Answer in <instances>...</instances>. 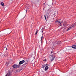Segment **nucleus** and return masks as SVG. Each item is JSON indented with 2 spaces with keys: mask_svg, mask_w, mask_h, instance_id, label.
<instances>
[{
  "mask_svg": "<svg viewBox=\"0 0 76 76\" xmlns=\"http://www.w3.org/2000/svg\"><path fill=\"white\" fill-rule=\"evenodd\" d=\"M11 75V73L8 72V73L6 75V76H10Z\"/></svg>",
  "mask_w": 76,
  "mask_h": 76,
  "instance_id": "7",
  "label": "nucleus"
},
{
  "mask_svg": "<svg viewBox=\"0 0 76 76\" xmlns=\"http://www.w3.org/2000/svg\"><path fill=\"white\" fill-rule=\"evenodd\" d=\"M1 5L2 6H4V3H3V2H2L1 3Z\"/></svg>",
  "mask_w": 76,
  "mask_h": 76,
  "instance_id": "14",
  "label": "nucleus"
},
{
  "mask_svg": "<svg viewBox=\"0 0 76 76\" xmlns=\"http://www.w3.org/2000/svg\"><path fill=\"white\" fill-rule=\"evenodd\" d=\"M72 48H74V49H76V45H74L72 46Z\"/></svg>",
  "mask_w": 76,
  "mask_h": 76,
  "instance_id": "9",
  "label": "nucleus"
},
{
  "mask_svg": "<svg viewBox=\"0 0 76 76\" xmlns=\"http://www.w3.org/2000/svg\"><path fill=\"white\" fill-rule=\"evenodd\" d=\"M28 61H26V62L22 65V67H23L25 68V67L27 66V64H28Z\"/></svg>",
  "mask_w": 76,
  "mask_h": 76,
  "instance_id": "4",
  "label": "nucleus"
},
{
  "mask_svg": "<svg viewBox=\"0 0 76 76\" xmlns=\"http://www.w3.org/2000/svg\"><path fill=\"white\" fill-rule=\"evenodd\" d=\"M44 17L45 20H46V19H47V18H48V16H47V15H44Z\"/></svg>",
  "mask_w": 76,
  "mask_h": 76,
  "instance_id": "10",
  "label": "nucleus"
},
{
  "mask_svg": "<svg viewBox=\"0 0 76 76\" xmlns=\"http://www.w3.org/2000/svg\"><path fill=\"white\" fill-rule=\"evenodd\" d=\"M29 9V7H28V8H27V9Z\"/></svg>",
  "mask_w": 76,
  "mask_h": 76,
  "instance_id": "21",
  "label": "nucleus"
},
{
  "mask_svg": "<svg viewBox=\"0 0 76 76\" xmlns=\"http://www.w3.org/2000/svg\"><path fill=\"white\" fill-rule=\"evenodd\" d=\"M58 44H61V41H59L58 42Z\"/></svg>",
  "mask_w": 76,
  "mask_h": 76,
  "instance_id": "13",
  "label": "nucleus"
},
{
  "mask_svg": "<svg viewBox=\"0 0 76 76\" xmlns=\"http://www.w3.org/2000/svg\"><path fill=\"white\" fill-rule=\"evenodd\" d=\"M47 66V64H46L45 65H43L42 66V68H43V69H44V67H45V66Z\"/></svg>",
  "mask_w": 76,
  "mask_h": 76,
  "instance_id": "11",
  "label": "nucleus"
},
{
  "mask_svg": "<svg viewBox=\"0 0 76 76\" xmlns=\"http://www.w3.org/2000/svg\"><path fill=\"white\" fill-rule=\"evenodd\" d=\"M25 61L24 60H23L21 61H20L19 63V64H15L12 66V67L13 68H15L16 69L17 68H19V65H21V64H22L23 63H25Z\"/></svg>",
  "mask_w": 76,
  "mask_h": 76,
  "instance_id": "1",
  "label": "nucleus"
},
{
  "mask_svg": "<svg viewBox=\"0 0 76 76\" xmlns=\"http://www.w3.org/2000/svg\"><path fill=\"white\" fill-rule=\"evenodd\" d=\"M26 12H27V10H26Z\"/></svg>",
  "mask_w": 76,
  "mask_h": 76,
  "instance_id": "19",
  "label": "nucleus"
},
{
  "mask_svg": "<svg viewBox=\"0 0 76 76\" xmlns=\"http://www.w3.org/2000/svg\"><path fill=\"white\" fill-rule=\"evenodd\" d=\"M66 22H65L64 23V26H65V25H66Z\"/></svg>",
  "mask_w": 76,
  "mask_h": 76,
  "instance_id": "15",
  "label": "nucleus"
},
{
  "mask_svg": "<svg viewBox=\"0 0 76 76\" xmlns=\"http://www.w3.org/2000/svg\"><path fill=\"white\" fill-rule=\"evenodd\" d=\"M38 29H37L36 31L35 34L37 35V34L38 33Z\"/></svg>",
  "mask_w": 76,
  "mask_h": 76,
  "instance_id": "12",
  "label": "nucleus"
},
{
  "mask_svg": "<svg viewBox=\"0 0 76 76\" xmlns=\"http://www.w3.org/2000/svg\"><path fill=\"white\" fill-rule=\"evenodd\" d=\"M76 26V23L73 24L71 26H70L69 27L68 29V31L71 29H72V28H74L75 26Z\"/></svg>",
  "mask_w": 76,
  "mask_h": 76,
  "instance_id": "2",
  "label": "nucleus"
},
{
  "mask_svg": "<svg viewBox=\"0 0 76 76\" xmlns=\"http://www.w3.org/2000/svg\"><path fill=\"white\" fill-rule=\"evenodd\" d=\"M47 61V59H45L43 60L44 61Z\"/></svg>",
  "mask_w": 76,
  "mask_h": 76,
  "instance_id": "18",
  "label": "nucleus"
},
{
  "mask_svg": "<svg viewBox=\"0 0 76 76\" xmlns=\"http://www.w3.org/2000/svg\"><path fill=\"white\" fill-rule=\"evenodd\" d=\"M42 38H43V36H42L41 37V41L42 40Z\"/></svg>",
  "mask_w": 76,
  "mask_h": 76,
  "instance_id": "16",
  "label": "nucleus"
},
{
  "mask_svg": "<svg viewBox=\"0 0 76 76\" xmlns=\"http://www.w3.org/2000/svg\"><path fill=\"white\" fill-rule=\"evenodd\" d=\"M48 69V66L46 65L45 68V71L46 70H47Z\"/></svg>",
  "mask_w": 76,
  "mask_h": 76,
  "instance_id": "8",
  "label": "nucleus"
},
{
  "mask_svg": "<svg viewBox=\"0 0 76 76\" xmlns=\"http://www.w3.org/2000/svg\"><path fill=\"white\" fill-rule=\"evenodd\" d=\"M4 49L5 50H7V48H6V47H5Z\"/></svg>",
  "mask_w": 76,
  "mask_h": 76,
  "instance_id": "17",
  "label": "nucleus"
},
{
  "mask_svg": "<svg viewBox=\"0 0 76 76\" xmlns=\"http://www.w3.org/2000/svg\"><path fill=\"white\" fill-rule=\"evenodd\" d=\"M43 5H44V4H45V3H43Z\"/></svg>",
  "mask_w": 76,
  "mask_h": 76,
  "instance_id": "20",
  "label": "nucleus"
},
{
  "mask_svg": "<svg viewBox=\"0 0 76 76\" xmlns=\"http://www.w3.org/2000/svg\"><path fill=\"white\" fill-rule=\"evenodd\" d=\"M56 23H58V25H59L61 26L62 25V23L63 22L60 20H58L56 21Z\"/></svg>",
  "mask_w": 76,
  "mask_h": 76,
  "instance_id": "3",
  "label": "nucleus"
},
{
  "mask_svg": "<svg viewBox=\"0 0 76 76\" xmlns=\"http://www.w3.org/2000/svg\"><path fill=\"white\" fill-rule=\"evenodd\" d=\"M42 32H43V31H42Z\"/></svg>",
  "mask_w": 76,
  "mask_h": 76,
  "instance_id": "23",
  "label": "nucleus"
},
{
  "mask_svg": "<svg viewBox=\"0 0 76 76\" xmlns=\"http://www.w3.org/2000/svg\"><path fill=\"white\" fill-rule=\"evenodd\" d=\"M71 48H72L71 46L68 47L66 48V50H68V51H69L71 50Z\"/></svg>",
  "mask_w": 76,
  "mask_h": 76,
  "instance_id": "6",
  "label": "nucleus"
},
{
  "mask_svg": "<svg viewBox=\"0 0 76 76\" xmlns=\"http://www.w3.org/2000/svg\"><path fill=\"white\" fill-rule=\"evenodd\" d=\"M52 52H53V51H52V52H51V53H52Z\"/></svg>",
  "mask_w": 76,
  "mask_h": 76,
  "instance_id": "22",
  "label": "nucleus"
},
{
  "mask_svg": "<svg viewBox=\"0 0 76 76\" xmlns=\"http://www.w3.org/2000/svg\"><path fill=\"white\" fill-rule=\"evenodd\" d=\"M54 57L53 56V55H51L50 56V62H51V61L54 60Z\"/></svg>",
  "mask_w": 76,
  "mask_h": 76,
  "instance_id": "5",
  "label": "nucleus"
}]
</instances>
